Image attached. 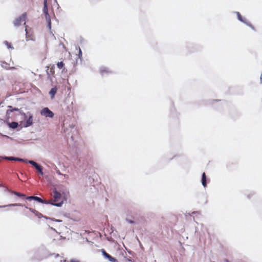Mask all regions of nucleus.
<instances>
[{"label":"nucleus","instance_id":"nucleus-1","mask_svg":"<svg viewBox=\"0 0 262 262\" xmlns=\"http://www.w3.org/2000/svg\"><path fill=\"white\" fill-rule=\"evenodd\" d=\"M63 128L64 133L66 134V137L68 139L70 138L73 142H76V139L78 137V131L75 128V124L72 122L68 124L67 122H64Z\"/></svg>","mask_w":262,"mask_h":262},{"label":"nucleus","instance_id":"nucleus-2","mask_svg":"<svg viewBox=\"0 0 262 262\" xmlns=\"http://www.w3.org/2000/svg\"><path fill=\"white\" fill-rule=\"evenodd\" d=\"M20 115L23 116V120L20 121L19 123L23 127L27 128L33 124V116L31 112H28L26 113L21 112Z\"/></svg>","mask_w":262,"mask_h":262},{"label":"nucleus","instance_id":"nucleus-3","mask_svg":"<svg viewBox=\"0 0 262 262\" xmlns=\"http://www.w3.org/2000/svg\"><path fill=\"white\" fill-rule=\"evenodd\" d=\"M25 208L26 209H29V210L32 213H34L36 216H37L38 218L40 219L42 217H43L46 219V220H50L52 221L58 222V223H61L62 222V220H59V219H56L55 218L50 217L46 216H44L42 214L39 212L38 211L34 209H33L32 208L29 207L27 205L24 206Z\"/></svg>","mask_w":262,"mask_h":262},{"label":"nucleus","instance_id":"nucleus-4","mask_svg":"<svg viewBox=\"0 0 262 262\" xmlns=\"http://www.w3.org/2000/svg\"><path fill=\"white\" fill-rule=\"evenodd\" d=\"M27 18V15L26 12L23 13L20 16L16 18L13 21V25L18 27L21 25L22 22H24V25H26V20Z\"/></svg>","mask_w":262,"mask_h":262},{"label":"nucleus","instance_id":"nucleus-5","mask_svg":"<svg viewBox=\"0 0 262 262\" xmlns=\"http://www.w3.org/2000/svg\"><path fill=\"white\" fill-rule=\"evenodd\" d=\"M25 163L31 164L34 168H35L37 170V171L40 175H43V167L39 164L37 163V162H35L33 160H30L28 159L26 160Z\"/></svg>","mask_w":262,"mask_h":262},{"label":"nucleus","instance_id":"nucleus-6","mask_svg":"<svg viewBox=\"0 0 262 262\" xmlns=\"http://www.w3.org/2000/svg\"><path fill=\"white\" fill-rule=\"evenodd\" d=\"M53 198H54V202L53 203H58L62 200L64 202V201H67L64 196H63L62 194L57 191L56 188H54L53 190Z\"/></svg>","mask_w":262,"mask_h":262},{"label":"nucleus","instance_id":"nucleus-7","mask_svg":"<svg viewBox=\"0 0 262 262\" xmlns=\"http://www.w3.org/2000/svg\"><path fill=\"white\" fill-rule=\"evenodd\" d=\"M40 113L41 116L50 118H53L54 116V113L47 107L43 108Z\"/></svg>","mask_w":262,"mask_h":262},{"label":"nucleus","instance_id":"nucleus-8","mask_svg":"<svg viewBox=\"0 0 262 262\" xmlns=\"http://www.w3.org/2000/svg\"><path fill=\"white\" fill-rule=\"evenodd\" d=\"M10 160V161H18V162H25L26 159H22L18 157H8V156H0V160Z\"/></svg>","mask_w":262,"mask_h":262},{"label":"nucleus","instance_id":"nucleus-9","mask_svg":"<svg viewBox=\"0 0 262 262\" xmlns=\"http://www.w3.org/2000/svg\"><path fill=\"white\" fill-rule=\"evenodd\" d=\"M101 252L104 258L110 262H115V257L107 253L104 249H101Z\"/></svg>","mask_w":262,"mask_h":262},{"label":"nucleus","instance_id":"nucleus-10","mask_svg":"<svg viewBox=\"0 0 262 262\" xmlns=\"http://www.w3.org/2000/svg\"><path fill=\"white\" fill-rule=\"evenodd\" d=\"M41 203L45 204H51L53 206L60 207H61L62 205H63V200H62L61 201L58 203H53L52 201L42 199V202Z\"/></svg>","mask_w":262,"mask_h":262},{"label":"nucleus","instance_id":"nucleus-11","mask_svg":"<svg viewBox=\"0 0 262 262\" xmlns=\"http://www.w3.org/2000/svg\"><path fill=\"white\" fill-rule=\"evenodd\" d=\"M7 190L9 193L13 194L17 196V197L21 198L22 199H26V195L24 193H20V192H19L17 191H15L11 190L9 188H7Z\"/></svg>","mask_w":262,"mask_h":262},{"label":"nucleus","instance_id":"nucleus-12","mask_svg":"<svg viewBox=\"0 0 262 262\" xmlns=\"http://www.w3.org/2000/svg\"><path fill=\"white\" fill-rule=\"evenodd\" d=\"M236 15H237L238 20H239L242 22H243V23L247 24L253 30L255 31L254 27L251 24L247 23V19L243 17L239 12H236Z\"/></svg>","mask_w":262,"mask_h":262},{"label":"nucleus","instance_id":"nucleus-13","mask_svg":"<svg viewBox=\"0 0 262 262\" xmlns=\"http://www.w3.org/2000/svg\"><path fill=\"white\" fill-rule=\"evenodd\" d=\"M8 110H7V115H10V113L13 112H18L19 114L20 115L21 112H24L21 109L18 108L17 107H13L12 106L9 105Z\"/></svg>","mask_w":262,"mask_h":262},{"label":"nucleus","instance_id":"nucleus-14","mask_svg":"<svg viewBox=\"0 0 262 262\" xmlns=\"http://www.w3.org/2000/svg\"><path fill=\"white\" fill-rule=\"evenodd\" d=\"M43 9H42L43 13L45 15V18H48L50 17V14H49V11H48V3H46V2H45V3H43Z\"/></svg>","mask_w":262,"mask_h":262},{"label":"nucleus","instance_id":"nucleus-15","mask_svg":"<svg viewBox=\"0 0 262 262\" xmlns=\"http://www.w3.org/2000/svg\"><path fill=\"white\" fill-rule=\"evenodd\" d=\"M38 252H40L42 253V255L40 256L41 259L46 258L48 257V251L47 249L43 246H41L38 248Z\"/></svg>","mask_w":262,"mask_h":262},{"label":"nucleus","instance_id":"nucleus-16","mask_svg":"<svg viewBox=\"0 0 262 262\" xmlns=\"http://www.w3.org/2000/svg\"><path fill=\"white\" fill-rule=\"evenodd\" d=\"M100 73L102 76H104L105 74H109L113 72L111 71L109 69L105 67H101L100 69Z\"/></svg>","mask_w":262,"mask_h":262},{"label":"nucleus","instance_id":"nucleus-17","mask_svg":"<svg viewBox=\"0 0 262 262\" xmlns=\"http://www.w3.org/2000/svg\"><path fill=\"white\" fill-rule=\"evenodd\" d=\"M48 69L46 70V73L48 75V78L50 80H51V75H53L54 74V66H53L51 68L49 69V67H47Z\"/></svg>","mask_w":262,"mask_h":262},{"label":"nucleus","instance_id":"nucleus-18","mask_svg":"<svg viewBox=\"0 0 262 262\" xmlns=\"http://www.w3.org/2000/svg\"><path fill=\"white\" fill-rule=\"evenodd\" d=\"M7 123L8 127L10 128H11L13 129H16L19 126L18 123L17 122H15V121H13L12 122H9L8 121H7Z\"/></svg>","mask_w":262,"mask_h":262},{"label":"nucleus","instance_id":"nucleus-19","mask_svg":"<svg viewBox=\"0 0 262 262\" xmlns=\"http://www.w3.org/2000/svg\"><path fill=\"white\" fill-rule=\"evenodd\" d=\"M26 205H23L21 203H13V204H9L8 205L0 206V208H5L8 207H24Z\"/></svg>","mask_w":262,"mask_h":262},{"label":"nucleus","instance_id":"nucleus-20","mask_svg":"<svg viewBox=\"0 0 262 262\" xmlns=\"http://www.w3.org/2000/svg\"><path fill=\"white\" fill-rule=\"evenodd\" d=\"M57 88L56 86L52 88L50 90V91L49 92V94H50L51 98L52 99L55 97V96L57 93Z\"/></svg>","mask_w":262,"mask_h":262},{"label":"nucleus","instance_id":"nucleus-21","mask_svg":"<svg viewBox=\"0 0 262 262\" xmlns=\"http://www.w3.org/2000/svg\"><path fill=\"white\" fill-rule=\"evenodd\" d=\"M8 63L5 61H2L1 62V66L6 69V70H13L15 69V68L14 67H8L7 66Z\"/></svg>","mask_w":262,"mask_h":262},{"label":"nucleus","instance_id":"nucleus-22","mask_svg":"<svg viewBox=\"0 0 262 262\" xmlns=\"http://www.w3.org/2000/svg\"><path fill=\"white\" fill-rule=\"evenodd\" d=\"M202 184L204 187H206V176L205 172L202 174Z\"/></svg>","mask_w":262,"mask_h":262},{"label":"nucleus","instance_id":"nucleus-23","mask_svg":"<svg viewBox=\"0 0 262 262\" xmlns=\"http://www.w3.org/2000/svg\"><path fill=\"white\" fill-rule=\"evenodd\" d=\"M77 50H78V53L77 54L78 58L81 61L82 60V51L80 48V47H78V48H76Z\"/></svg>","mask_w":262,"mask_h":262},{"label":"nucleus","instance_id":"nucleus-24","mask_svg":"<svg viewBox=\"0 0 262 262\" xmlns=\"http://www.w3.org/2000/svg\"><path fill=\"white\" fill-rule=\"evenodd\" d=\"M4 43L7 46L8 49H14V47L12 46V44L9 42L8 41H4Z\"/></svg>","mask_w":262,"mask_h":262},{"label":"nucleus","instance_id":"nucleus-25","mask_svg":"<svg viewBox=\"0 0 262 262\" xmlns=\"http://www.w3.org/2000/svg\"><path fill=\"white\" fill-rule=\"evenodd\" d=\"M46 21L47 23V27L49 28V29H51V17H49L48 18H46Z\"/></svg>","mask_w":262,"mask_h":262},{"label":"nucleus","instance_id":"nucleus-26","mask_svg":"<svg viewBox=\"0 0 262 262\" xmlns=\"http://www.w3.org/2000/svg\"><path fill=\"white\" fill-rule=\"evenodd\" d=\"M64 66V64L63 61H60L57 63V66L59 69H61L62 68H63Z\"/></svg>","mask_w":262,"mask_h":262},{"label":"nucleus","instance_id":"nucleus-27","mask_svg":"<svg viewBox=\"0 0 262 262\" xmlns=\"http://www.w3.org/2000/svg\"><path fill=\"white\" fill-rule=\"evenodd\" d=\"M34 201L38 202V203H42V199H41V198L39 197V196H35L34 197Z\"/></svg>","mask_w":262,"mask_h":262},{"label":"nucleus","instance_id":"nucleus-28","mask_svg":"<svg viewBox=\"0 0 262 262\" xmlns=\"http://www.w3.org/2000/svg\"><path fill=\"white\" fill-rule=\"evenodd\" d=\"M34 197H35V196H28L26 195V200H27L29 201L34 200Z\"/></svg>","mask_w":262,"mask_h":262},{"label":"nucleus","instance_id":"nucleus-29","mask_svg":"<svg viewBox=\"0 0 262 262\" xmlns=\"http://www.w3.org/2000/svg\"><path fill=\"white\" fill-rule=\"evenodd\" d=\"M55 170L56 171V172L59 176L62 175V173L60 171V170L57 168V167H55Z\"/></svg>","mask_w":262,"mask_h":262},{"label":"nucleus","instance_id":"nucleus-30","mask_svg":"<svg viewBox=\"0 0 262 262\" xmlns=\"http://www.w3.org/2000/svg\"><path fill=\"white\" fill-rule=\"evenodd\" d=\"M27 27L28 26H25V31H26V39L27 40H28V32H27Z\"/></svg>","mask_w":262,"mask_h":262},{"label":"nucleus","instance_id":"nucleus-31","mask_svg":"<svg viewBox=\"0 0 262 262\" xmlns=\"http://www.w3.org/2000/svg\"><path fill=\"white\" fill-rule=\"evenodd\" d=\"M69 262H80V261L75 259H71Z\"/></svg>","mask_w":262,"mask_h":262},{"label":"nucleus","instance_id":"nucleus-32","mask_svg":"<svg viewBox=\"0 0 262 262\" xmlns=\"http://www.w3.org/2000/svg\"><path fill=\"white\" fill-rule=\"evenodd\" d=\"M6 118L7 120H8L10 118V115H7V111L6 112Z\"/></svg>","mask_w":262,"mask_h":262},{"label":"nucleus","instance_id":"nucleus-33","mask_svg":"<svg viewBox=\"0 0 262 262\" xmlns=\"http://www.w3.org/2000/svg\"><path fill=\"white\" fill-rule=\"evenodd\" d=\"M66 179L69 178V176L66 174H62V175Z\"/></svg>","mask_w":262,"mask_h":262},{"label":"nucleus","instance_id":"nucleus-34","mask_svg":"<svg viewBox=\"0 0 262 262\" xmlns=\"http://www.w3.org/2000/svg\"><path fill=\"white\" fill-rule=\"evenodd\" d=\"M59 45H60V46L61 45V46H62V47H63V48H66V47H65L63 43L60 42Z\"/></svg>","mask_w":262,"mask_h":262},{"label":"nucleus","instance_id":"nucleus-35","mask_svg":"<svg viewBox=\"0 0 262 262\" xmlns=\"http://www.w3.org/2000/svg\"><path fill=\"white\" fill-rule=\"evenodd\" d=\"M46 2V3H48V0H43V3Z\"/></svg>","mask_w":262,"mask_h":262},{"label":"nucleus","instance_id":"nucleus-36","mask_svg":"<svg viewBox=\"0 0 262 262\" xmlns=\"http://www.w3.org/2000/svg\"><path fill=\"white\" fill-rule=\"evenodd\" d=\"M128 222H129L130 223H134V222H133V221H128Z\"/></svg>","mask_w":262,"mask_h":262},{"label":"nucleus","instance_id":"nucleus-37","mask_svg":"<svg viewBox=\"0 0 262 262\" xmlns=\"http://www.w3.org/2000/svg\"><path fill=\"white\" fill-rule=\"evenodd\" d=\"M50 228H51L52 230H54V231H55V229H54L53 227H50Z\"/></svg>","mask_w":262,"mask_h":262},{"label":"nucleus","instance_id":"nucleus-38","mask_svg":"<svg viewBox=\"0 0 262 262\" xmlns=\"http://www.w3.org/2000/svg\"><path fill=\"white\" fill-rule=\"evenodd\" d=\"M260 80H261V82L262 83V75H261V77H260Z\"/></svg>","mask_w":262,"mask_h":262},{"label":"nucleus","instance_id":"nucleus-39","mask_svg":"<svg viewBox=\"0 0 262 262\" xmlns=\"http://www.w3.org/2000/svg\"><path fill=\"white\" fill-rule=\"evenodd\" d=\"M55 256H56V257H58V256H59V254H56L55 255Z\"/></svg>","mask_w":262,"mask_h":262},{"label":"nucleus","instance_id":"nucleus-40","mask_svg":"<svg viewBox=\"0 0 262 262\" xmlns=\"http://www.w3.org/2000/svg\"><path fill=\"white\" fill-rule=\"evenodd\" d=\"M21 128H22V127H20V129H19L18 130H20V129H21Z\"/></svg>","mask_w":262,"mask_h":262},{"label":"nucleus","instance_id":"nucleus-41","mask_svg":"<svg viewBox=\"0 0 262 262\" xmlns=\"http://www.w3.org/2000/svg\"><path fill=\"white\" fill-rule=\"evenodd\" d=\"M21 128H22V127H20V129H19L18 130H20V129H21Z\"/></svg>","mask_w":262,"mask_h":262},{"label":"nucleus","instance_id":"nucleus-42","mask_svg":"<svg viewBox=\"0 0 262 262\" xmlns=\"http://www.w3.org/2000/svg\"><path fill=\"white\" fill-rule=\"evenodd\" d=\"M66 261H66V260H64V261H63V262H66Z\"/></svg>","mask_w":262,"mask_h":262}]
</instances>
